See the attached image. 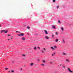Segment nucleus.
<instances>
[{"instance_id": "obj_40", "label": "nucleus", "mask_w": 73, "mask_h": 73, "mask_svg": "<svg viewBox=\"0 0 73 73\" xmlns=\"http://www.w3.org/2000/svg\"><path fill=\"white\" fill-rule=\"evenodd\" d=\"M8 72H9V73H10V72H11V71H9Z\"/></svg>"}, {"instance_id": "obj_10", "label": "nucleus", "mask_w": 73, "mask_h": 73, "mask_svg": "<svg viewBox=\"0 0 73 73\" xmlns=\"http://www.w3.org/2000/svg\"><path fill=\"white\" fill-rule=\"evenodd\" d=\"M63 55H66V54L65 53H64V52L63 53Z\"/></svg>"}, {"instance_id": "obj_9", "label": "nucleus", "mask_w": 73, "mask_h": 73, "mask_svg": "<svg viewBox=\"0 0 73 73\" xmlns=\"http://www.w3.org/2000/svg\"><path fill=\"white\" fill-rule=\"evenodd\" d=\"M52 27L54 29H56V27H55V26H53Z\"/></svg>"}, {"instance_id": "obj_6", "label": "nucleus", "mask_w": 73, "mask_h": 73, "mask_svg": "<svg viewBox=\"0 0 73 73\" xmlns=\"http://www.w3.org/2000/svg\"><path fill=\"white\" fill-rule=\"evenodd\" d=\"M58 39H56L55 40V42H58Z\"/></svg>"}, {"instance_id": "obj_46", "label": "nucleus", "mask_w": 73, "mask_h": 73, "mask_svg": "<svg viewBox=\"0 0 73 73\" xmlns=\"http://www.w3.org/2000/svg\"><path fill=\"white\" fill-rule=\"evenodd\" d=\"M19 33L21 34V33Z\"/></svg>"}, {"instance_id": "obj_37", "label": "nucleus", "mask_w": 73, "mask_h": 73, "mask_svg": "<svg viewBox=\"0 0 73 73\" xmlns=\"http://www.w3.org/2000/svg\"><path fill=\"white\" fill-rule=\"evenodd\" d=\"M16 33H18V31H16Z\"/></svg>"}, {"instance_id": "obj_26", "label": "nucleus", "mask_w": 73, "mask_h": 73, "mask_svg": "<svg viewBox=\"0 0 73 73\" xmlns=\"http://www.w3.org/2000/svg\"><path fill=\"white\" fill-rule=\"evenodd\" d=\"M53 3L55 2V0H53Z\"/></svg>"}, {"instance_id": "obj_19", "label": "nucleus", "mask_w": 73, "mask_h": 73, "mask_svg": "<svg viewBox=\"0 0 73 73\" xmlns=\"http://www.w3.org/2000/svg\"><path fill=\"white\" fill-rule=\"evenodd\" d=\"M37 48H38V49H40V47H39V46H38L37 47Z\"/></svg>"}, {"instance_id": "obj_38", "label": "nucleus", "mask_w": 73, "mask_h": 73, "mask_svg": "<svg viewBox=\"0 0 73 73\" xmlns=\"http://www.w3.org/2000/svg\"><path fill=\"white\" fill-rule=\"evenodd\" d=\"M21 70H22V68H21Z\"/></svg>"}, {"instance_id": "obj_8", "label": "nucleus", "mask_w": 73, "mask_h": 73, "mask_svg": "<svg viewBox=\"0 0 73 73\" xmlns=\"http://www.w3.org/2000/svg\"><path fill=\"white\" fill-rule=\"evenodd\" d=\"M66 61L68 62H69V60H68V59H66Z\"/></svg>"}, {"instance_id": "obj_14", "label": "nucleus", "mask_w": 73, "mask_h": 73, "mask_svg": "<svg viewBox=\"0 0 73 73\" xmlns=\"http://www.w3.org/2000/svg\"><path fill=\"white\" fill-rule=\"evenodd\" d=\"M21 36H24V34L23 33H22L21 34Z\"/></svg>"}, {"instance_id": "obj_20", "label": "nucleus", "mask_w": 73, "mask_h": 73, "mask_svg": "<svg viewBox=\"0 0 73 73\" xmlns=\"http://www.w3.org/2000/svg\"><path fill=\"white\" fill-rule=\"evenodd\" d=\"M42 62L44 63H45V61L44 60H43L42 61Z\"/></svg>"}, {"instance_id": "obj_25", "label": "nucleus", "mask_w": 73, "mask_h": 73, "mask_svg": "<svg viewBox=\"0 0 73 73\" xmlns=\"http://www.w3.org/2000/svg\"><path fill=\"white\" fill-rule=\"evenodd\" d=\"M54 48H57V46H54Z\"/></svg>"}, {"instance_id": "obj_7", "label": "nucleus", "mask_w": 73, "mask_h": 73, "mask_svg": "<svg viewBox=\"0 0 73 73\" xmlns=\"http://www.w3.org/2000/svg\"><path fill=\"white\" fill-rule=\"evenodd\" d=\"M61 29L62 31H64V28L62 27H61Z\"/></svg>"}, {"instance_id": "obj_15", "label": "nucleus", "mask_w": 73, "mask_h": 73, "mask_svg": "<svg viewBox=\"0 0 73 73\" xmlns=\"http://www.w3.org/2000/svg\"><path fill=\"white\" fill-rule=\"evenodd\" d=\"M34 49H35V50H36L37 49V48H36V47H35L34 48Z\"/></svg>"}, {"instance_id": "obj_43", "label": "nucleus", "mask_w": 73, "mask_h": 73, "mask_svg": "<svg viewBox=\"0 0 73 73\" xmlns=\"http://www.w3.org/2000/svg\"><path fill=\"white\" fill-rule=\"evenodd\" d=\"M12 38H13L11 37V39H12Z\"/></svg>"}, {"instance_id": "obj_3", "label": "nucleus", "mask_w": 73, "mask_h": 73, "mask_svg": "<svg viewBox=\"0 0 73 73\" xmlns=\"http://www.w3.org/2000/svg\"><path fill=\"white\" fill-rule=\"evenodd\" d=\"M68 72H70V73H73V71L70 70V68H68Z\"/></svg>"}, {"instance_id": "obj_24", "label": "nucleus", "mask_w": 73, "mask_h": 73, "mask_svg": "<svg viewBox=\"0 0 73 73\" xmlns=\"http://www.w3.org/2000/svg\"><path fill=\"white\" fill-rule=\"evenodd\" d=\"M57 9H58V8H59V6H58L57 7Z\"/></svg>"}, {"instance_id": "obj_23", "label": "nucleus", "mask_w": 73, "mask_h": 73, "mask_svg": "<svg viewBox=\"0 0 73 73\" xmlns=\"http://www.w3.org/2000/svg\"><path fill=\"white\" fill-rule=\"evenodd\" d=\"M27 28H28V29H30V27H27Z\"/></svg>"}, {"instance_id": "obj_4", "label": "nucleus", "mask_w": 73, "mask_h": 73, "mask_svg": "<svg viewBox=\"0 0 73 73\" xmlns=\"http://www.w3.org/2000/svg\"><path fill=\"white\" fill-rule=\"evenodd\" d=\"M44 31L45 32L46 35H47V34H48V33L47 31L44 30Z\"/></svg>"}, {"instance_id": "obj_12", "label": "nucleus", "mask_w": 73, "mask_h": 73, "mask_svg": "<svg viewBox=\"0 0 73 73\" xmlns=\"http://www.w3.org/2000/svg\"><path fill=\"white\" fill-rule=\"evenodd\" d=\"M51 49H52L53 50H54V48H53V47H51Z\"/></svg>"}, {"instance_id": "obj_27", "label": "nucleus", "mask_w": 73, "mask_h": 73, "mask_svg": "<svg viewBox=\"0 0 73 73\" xmlns=\"http://www.w3.org/2000/svg\"><path fill=\"white\" fill-rule=\"evenodd\" d=\"M52 37L53 38V37H54V35H52Z\"/></svg>"}, {"instance_id": "obj_11", "label": "nucleus", "mask_w": 73, "mask_h": 73, "mask_svg": "<svg viewBox=\"0 0 73 73\" xmlns=\"http://www.w3.org/2000/svg\"><path fill=\"white\" fill-rule=\"evenodd\" d=\"M62 42H63V43H65V40H64V39H62Z\"/></svg>"}, {"instance_id": "obj_28", "label": "nucleus", "mask_w": 73, "mask_h": 73, "mask_svg": "<svg viewBox=\"0 0 73 73\" xmlns=\"http://www.w3.org/2000/svg\"><path fill=\"white\" fill-rule=\"evenodd\" d=\"M22 56H23V57H25V55L24 54H23L22 55Z\"/></svg>"}, {"instance_id": "obj_2", "label": "nucleus", "mask_w": 73, "mask_h": 73, "mask_svg": "<svg viewBox=\"0 0 73 73\" xmlns=\"http://www.w3.org/2000/svg\"><path fill=\"white\" fill-rule=\"evenodd\" d=\"M21 40H22V41H25V38L24 37H23L21 38Z\"/></svg>"}, {"instance_id": "obj_13", "label": "nucleus", "mask_w": 73, "mask_h": 73, "mask_svg": "<svg viewBox=\"0 0 73 73\" xmlns=\"http://www.w3.org/2000/svg\"><path fill=\"white\" fill-rule=\"evenodd\" d=\"M41 65H42V66H44V64H41Z\"/></svg>"}, {"instance_id": "obj_31", "label": "nucleus", "mask_w": 73, "mask_h": 73, "mask_svg": "<svg viewBox=\"0 0 73 73\" xmlns=\"http://www.w3.org/2000/svg\"><path fill=\"white\" fill-rule=\"evenodd\" d=\"M43 49H44V50H46V49H45V48H43Z\"/></svg>"}, {"instance_id": "obj_32", "label": "nucleus", "mask_w": 73, "mask_h": 73, "mask_svg": "<svg viewBox=\"0 0 73 73\" xmlns=\"http://www.w3.org/2000/svg\"><path fill=\"white\" fill-rule=\"evenodd\" d=\"M40 61V59H38V61Z\"/></svg>"}, {"instance_id": "obj_34", "label": "nucleus", "mask_w": 73, "mask_h": 73, "mask_svg": "<svg viewBox=\"0 0 73 73\" xmlns=\"http://www.w3.org/2000/svg\"><path fill=\"white\" fill-rule=\"evenodd\" d=\"M50 64H51L52 63V62H50Z\"/></svg>"}, {"instance_id": "obj_45", "label": "nucleus", "mask_w": 73, "mask_h": 73, "mask_svg": "<svg viewBox=\"0 0 73 73\" xmlns=\"http://www.w3.org/2000/svg\"><path fill=\"white\" fill-rule=\"evenodd\" d=\"M27 35H29V34H27Z\"/></svg>"}, {"instance_id": "obj_39", "label": "nucleus", "mask_w": 73, "mask_h": 73, "mask_svg": "<svg viewBox=\"0 0 73 73\" xmlns=\"http://www.w3.org/2000/svg\"><path fill=\"white\" fill-rule=\"evenodd\" d=\"M52 56H53V54H52Z\"/></svg>"}, {"instance_id": "obj_21", "label": "nucleus", "mask_w": 73, "mask_h": 73, "mask_svg": "<svg viewBox=\"0 0 73 73\" xmlns=\"http://www.w3.org/2000/svg\"><path fill=\"white\" fill-rule=\"evenodd\" d=\"M11 72L12 73H14V71H13V70H12L11 71Z\"/></svg>"}, {"instance_id": "obj_29", "label": "nucleus", "mask_w": 73, "mask_h": 73, "mask_svg": "<svg viewBox=\"0 0 73 73\" xmlns=\"http://www.w3.org/2000/svg\"><path fill=\"white\" fill-rule=\"evenodd\" d=\"M18 36H21V35H18Z\"/></svg>"}, {"instance_id": "obj_42", "label": "nucleus", "mask_w": 73, "mask_h": 73, "mask_svg": "<svg viewBox=\"0 0 73 73\" xmlns=\"http://www.w3.org/2000/svg\"><path fill=\"white\" fill-rule=\"evenodd\" d=\"M60 66H61L62 65H61V64H60Z\"/></svg>"}, {"instance_id": "obj_30", "label": "nucleus", "mask_w": 73, "mask_h": 73, "mask_svg": "<svg viewBox=\"0 0 73 73\" xmlns=\"http://www.w3.org/2000/svg\"><path fill=\"white\" fill-rule=\"evenodd\" d=\"M5 70H7V69H8V68H5Z\"/></svg>"}, {"instance_id": "obj_44", "label": "nucleus", "mask_w": 73, "mask_h": 73, "mask_svg": "<svg viewBox=\"0 0 73 73\" xmlns=\"http://www.w3.org/2000/svg\"><path fill=\"white\" fill-rule=\"evenodd\" d=\"M1 27V25H0V27Z\"/></svg>"}, {"instance_id": "obj_5", "label": "nucleus", "mask_w": 73, "mask_h": 73, "mask_svg": "<svg viewBox=\"0 0 73 73\" xmlns=\"http://www.w3.org/2000/svg\"><path fill=\"white\" fill-rule=\"evenodd\" d=\"M45 38H46V39H47V40H48L49 39V37L46 36H45Z\"/></svg>"}, {"instance_id": "obj_36", "label": "nucleus", "mask_w": 73, "mask_h": 73, "mask_svg": "<svg viewBox=\"0 0 73 73\" xmlns=\"http://www.w3.org/2000/svg\"><path fill=\"white\" fill-rule=\"evenodd\" d=\"M42 53H43L44 52V51H42Z\"/></svg>"}, {"instance_id": "obj_1", "label": "nucleus", "mask_w": 73, "mask_h": 73, "mask_svg": "<svg viewBox=\"0 0 73 73\" xmlns=\"http://www.w3.org/2000/svg\"><path fill=\"white\" fill-rule=\"evenodd\" d=\"M3 32H4L5 33H7V32H8V30L5 31V30H2L1 31V33H2Z\"/></svg>"}, {"instance_id": "obj_17", "label": "nucleus", "mask_w": 73, "mask_h": 73, "mask_svg": "<svg viewBox=\"0 0 73 73\" xmlns=\"http://www.w3.org/2000/svg\"><path fill=\"white\" fill-rule=\"evenodd\" d=\"M33 65V63H31V66H32V65Z\"/></svg>"}, {"instance_id": "obj_41", "label": "nucleus", "mask_w": 73, "mask_h": 73, "mask_svg": "<svg viewBox=\"0 0 73 73\" xmlns=\"http://www.w3.org/2000/svg\"><path fill=\"white\" fill-rule=\"evenodd\" d=\"M10 40V39H8V40H9H9Z\"/></svg>"}, {"instance_id": "obj_18", "label": "nucleus", "mask_w": 73, "mask_h": 73, "mask_svg": "<svg viewBox=\"0 0 73 73\" xmlns=\"http://www.w3.org/2000/svg\"><path fill=\"white\" fill-rule=\"evenodd\" d=\"M55 34L56 35H58V33L57 32H56L55 33Z\"/></svg>"}, {"instance_id": "obj_35", "label": "nucleus", "mask_w": 73, "mask_h": 73, "mask_svg": "<svg viewBox=\"0 0 73 73\" xmlns=\"http://www.w3.org/2000/svg\"><path fill=\"white\" fill-rule=\"evenodd\" d=\"M8 36H11V35H8Z\"/></svg>"}, {"instance_id": "obj_33", "label": "nucleus", "mask_w": 73, "mask_h": 73, "mask_svg": "<svg viewBox=\"0 0 73 73\" xmlns=\"http://www.w3.org/2000/svg\"><path fill=\"white\" fill-rule=\"evenodd\" d=\"M56 54V53H55V52H53L54 54Z\"/></svg>"}, {"instance_id": "obj_16", "label": "nucleus", "mask_w": 73, "mask_h": 73, "mask_svg": "<svg viewBox=\"0 0 73 73\" xmlns=\"http://www.w3.org/2000/svg\"><path fill=\"white\" fill-rule=\"evenodd\" d=\"M62 66L63 68H65V66H64L63 65Z\"/></svg>"}, {"instance_id": "obj_22", "label": "nucleus", "mask_w": 73, "mask_h": 73, "mask_svg": "<svg viewBox=\"0 0 73 73\" xmlns=\"http://www.w3.org/2000/svg\"><path fill=\"white\" fill-rule=\"evenodd\" d=\"M58 23H61V22L60 21V20H58Z\"/></svg>"}]
</instances>
